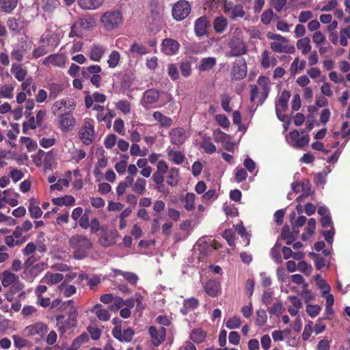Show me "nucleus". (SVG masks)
Instances as JSON below:
<instances>
[{
  "instance_id": "obj_42",
  "label": "nucleus",
  "mask_w": 350,
  "mask_h": 350,
  "mask_svg": "<svg viewBox=\"0 0 350 350\" xmlns=\"http://www.w3.org/2000/svg\"><path fill=\"white\" fill-rule=\"evenodd\" d=\"M53 202L55 205H73L75 202V197L72 195H65L63 197H56L52 199Z\"/></svg>"
},
{
  "instance_id": "obj_27",
  "label": "nucleus",
  "mask_w": 350,
  "mask_h": 350,
  "mask_svg": "<svg viewBox=\"0 0 350 350\" xmlns=\"http://www.w3.org/2000/svg\"><path fill=\"white\" fill-rule=\"evenodd\" d=\"M89 340L88 334L83 332L77 338H74L69 347H64L66 350H77L83 345V343L87 342Z\"/></svg>"
},
{
  "instance_id": "obj_39",
  "label": "nucleus",
  "mask_w": 350,
  "mask_h": 350,
  "mask_svg": "<svg viewBox=\"0 0 350 350\" xmlns=\"http://www.w3.org/2000/svg\"><path fill=\"white\" fill-rule=\"evenodd\" d=\"M152 116L161 126H170L172 124L173 120L172 118L163 115V113L159 112V111L154 112Z\"/></svg>"
},
{
  "instance_id": "obj_32",
  "label": "nucleus",
  "mask_w": 350,
  "mask_h": 350,
  "mask_svg": "<svg viewBox=\"0 0 350 350\" xmlns=\"http://www.w3.org/2000/svg\"><path fill=\"white\" fill-rule=\"evenodd\" d=\"M105 0H78L79 7L84 10H94L101 7Z\"/></svg>"
},
{
  "instance_id": "obj_5",
  "label": "nucleus",
  "mask_w": 350,
  "mask_h": 350,
  "mask_svg": "<svg viewBox=\"0 0 350 350\" xmlns=\"http://www.w3.org/2000/svg\"><path fill=\"white\" fill-rule=\"evenodd\" d=\"M96 136L94 121L92 119H85L79 131V137L85 145L93 143Z\"/></svg>"
},
{
  "instance_id": "obj_9",
  "label": "nucleus",
  "mask_w": 350,
  "mask_h": 350,
  "mask_svg": "<svg viewBox=\"0 0 350 350\" xmlns=\"http://www.w3.org/2000/svg\"><path fill=\"white\" fill-rule=\"evenodd\" d=\"M286 140L293 147L302 148V147L308 144L310 137L309 135H304L300 137L299 132L297 130H293L286 136Z\"/></svg>"
},
{
  "instance_id": "obj_1",
  "label": "nucleus",
  "mask_w": 350,
  "mask_h": 350,
  "mask_svg": "<svg viewBox=\"0 0 350 350\" xmlns=\"http://www.w3.org/2000/svg\"><path fill=\"white\" fill-rule=\"evenodd\" d=\"M100 26L106 31H113L120 28L124 23V15L119 9L105 11L100 16Z\"/></svg>"
},
{
  "instance_id": "obj_36",
  "label": "nucleus",
  "mask_w": 350,
  "mask_h": 350,
  "mask_svg": "<svg viewBox=\"0 0 350 350\" xmlns=\"http://www.w3.org/2000/svg\"><path fill=\"white\" fill-rule=\"evenodd\" d=\"M297 49H298L302 55H308L310 53L312 46L310 45V40L309 38H302L297 42Z\"/></svg>"
},
{
  "instance_id": "obj_56",
  "label": "nucleus",
  "mask_w": 350,
  "mask_h": 350,
  "mask_svg": "<svg viewBox=\"0 0 350 350\" xmlns=\"http://www.w3.org/2000/svg\"><path fill=\"white\" fill-rule=\"evenodd\" d=\"M78 24L83 29H91L96 25V21L93 17H87L86 18L79 19Z\"/></svg>"
},
{
  "instance_id": "obj_17",
  "label": "nucleus",
  "mask_w": 350,
  "mask_h": 350,
  "mask_svg": "<svg viewBox=\"0 0 350 350\" xmlns=\"http://www.w3.org/2000/svg\"><path fill=\"white\" fill-rule=\"evenodd\" d=\"M180 44L178 42L173 38H165L162 42L161 51L165 55H172L178 51Z\"/></svg>"
},
{
  "instance_id": "obj_20",
  "label": "nucleus",
  "mask_w": 350,
  "mask_h": 350,
  "mask_svg": "<svg viewBox=\"0 0 350 350\" xmlns=\"http://www.w3.org/2000/svg\"><path fill=\"white\" fill-rule=\"evenodd\" d=\"M112 334L120 341H131L133 339L134 332L132 328H127L122 332L120 326H116L112 330Z\"/></svg>"
},
{
  "instance_id": "obj_7",
  "label": "nucleus",
  "mask_w": 350,
  "mask_h": 350,
  "mask_svg": "<svg viewBox=\"0 0 350 350\" xmlns=\"http://www.w3.org/2000/svg\"><path fill=\"white\" fill-rule=\"evenodd\" d=\"M228 47L230 48L229 55L231 57H237L247 53V45L243 38L239 36H234L230 40Z\"/></svg>"
},
{
  "instance_id": "obj_49",
  "label": "nucleus",
  "mask_w": 350,
  "mask_h": 350,
  "mask_svg": "<svg viewBox=\"0 0 350 350\" xmlns=\"http://www.w3.org/2000/svg\"><path fill=\"white\" fill-rule=\"evenodd\" d=\"M113 272L116 275H118V274L122 275L124 278H125L126 280H127L131 284H136V283L138 281L137 275H135L133 272H124L122 271H120V269H114Z\"/></svg>"
},
{
  "instance_id": "obj_53",
  "label": "nucleus",
  "mask_w": 350,
  "mask_h": 350,
  "mask_svg": "<svg viewBox=\"0 0 350 350\" xmlns=\"http://www.w3.org/2000/svg\"><path fill=\"white\" fill-rule=\"evenodd\" d=\"M23 82H22L21 86V89L23 91H25L27 94L31 95L32 91L31 90V87L33 88V91H35L36 90V84L33 83V80L31 77L29 78H25L24 80H23Z\"/></svg>"
},
{
  "instance_id": "obj_16",
  "label": "nucleus",
  "mask_w": 350,
  "mask_h": 350,
  "mask_svg": "<svg viewBox=\"0 0 350 350\" xmlns=\"http://www.w3.org/2000/svg\"><path fill=\"white\" fill-rule=\"evenodd\" d=\"M231 75L234 79H243L247 75V64L244 60L235 61L232 67Z\"/></svg>"
},
{
  "instance_id": "obj_37",
  "label": "nucleus",
  "mask_w": 350,
  "mask_h": 350,
  "mask_svg": "<svg viewBox=\"0 0 350 350\" xmlns=\"http://www.w3.org/2000/svg\"><path fill=\"white\" fill-rule=\"evenodd\" d=\"M288 299L291 302V305L288 307V312L291 315L296 316L299 312V310L302 307V303L297 297L291 296Z\"/></svg>"
},
{
  "instance_id": "obj_50",
  "label": "nucleus",
  "mask_w": 350,
  "mask_h": 350,
  "mask_svg": "<svg viewBox=\"0 0 350 350\" xmlns=\"http://www.w3.org/2000/svg\"><path fill=\"white\" fill-rule=\"evenodd\" d=\"M213 25L217 32H223L228 27L227 19L224 16L217 17L214 21Z\"/></svg>"
},
{
  "instance_id": "obj_54",
  "label": "nucleus",
  "mask_w": 350,
  "mask_h": 350,
  "mask_svg": "<svg viewBox=\"0 0 350 350\" xmlns=\"http://www.w3.org/2000/svg\"><path fill=\"white\" fill-rule=\"evenodd\" d=\"M315 282L323 293H329L331 290L329 284H327V282L320 276V275H315Z\"/></svg>"
},
{
  "instance_id": "obj_58",
  "label": "nucleus",
  "mask_w": 350,
  "mask_h": 350,
  "mask_svg": "<svg viewBox=\"0 0 350 350\" xmlns=\"http://www.w3.org/2000/svg\"><path fill=\"white\" fill-rule=\"evenodd\" d=\"M215 120L219 124V126H221L224 129H228L230 126V122L228 117L224 113H217V115L215 116Z\"/></svg>"
},
{
  "instance_id": "obj_28",
  "label": "nucleus",
  "mask_w": 350,
  "mask_h": 350,
  "mask_svg": "<svg viewBox=\"0 0 350 350\" xmlns=\"http://www.w3.org/2000/svg\"><path fill=\"white\" fill-rule=\"evenodd\" d=\"M39 201L36 198L29 200V212L33 218H38L42 215V211L39 206Z\"/></svg>"
},
{
  "instance_id": "obj_15",
  "label": "nucleus",
  "mask_w": 350,
  "mask_h": 350,
  "mask_svg": "<svg viewBox=\"0 0 350 350\" xmlns=\"http://www.w3.org/2000/svg\"><path fill=\"white\" fill-rule=\"evenodd\" d=\"M291 97V94L288 90H284L279 96L275 103L276 114L279 118H281V113L284 111L288 107V101Z\"/></svg>"
},
{
  "instance_id": "obj_33",
  "label": "nucleus",
  "mask_w": 350,
  "mask_h": 350,
  "mask_svg": "<svg viewBox=\"0 0 350 350\" xmlns=\"http://www.w3.org/2000/svg\"><path fill=\"white\" fill-rule=\"evenodd\" d=\"M46 268L47 265L45 262H39L32 265L31 267L28 269L29 276H27V278L30 279V280H33L35 277L39 275L40 273L44 271Z\"/></svg>"
},
{
  "instance_id": "obj_18",
  "label": "nucleus",
  "mask_w": 350,
  "mask_h": 350,
  "mask_svg": "<svg viewBox=\"0 0 350 350\" xmlns=\"http://www.w3.org/2000/svg\"><path fill=\"white\" fill-rule=\"evenodd\" d=\"M149 333L154 345H159L166 338V329L165 327H161L157 329L154 326H150Z\"/></svg>"
},
{
  "instance_id": "obj_45",
  "label": "nucleus",
  "mask_w": 350,
  "mask_h": 350,
  "mask_svg": "<svg viewBox=\"0 0 350 350\" xmlns=\"http://www.w3.org/2000/svg\"><path fill=\"white\" fill-rule=\"evenodd\" d=\"M121 59V54L118 51L113 50L112 51L109 56L107 59V64L109 68H116V66H118Z\"/></svg>"
},
{
  "instance_id": "obj_4",
  "label": "nucleus",
  "mask_w": 350,
  "mask_h": 350,
  "mask_svg": "<svg viewBox=\"0 0 350 350\" xmlns=\"http://www.w3.org/2000/svg\"><path fill=\"white\" fill-rule=\"evenodd\" d=\"M267 38L270 39V48L276 53H293L295 48L289 46L288 40L280 36V34L274 33V32H267Z\"/></svg>"
},
{
  "instance_id": "obj_26",
  "label": "nucleus",
  "mask_w": 350,
  "mask_h": 350,
  "mask_svg": "<svg viewBox=\"0 0 350 350\" xmlns=\"http://www.w3.org/2000/svg\"><path fill=\"white\" fill-rule=\"evenodd\" d=\"M26 23L24 19L20 18H14L12 17V18H9L7 22V25L10 30H12L13 32L18 33L20 31L24 29V27L26 25Z\"/></svg>"
},
{
  "instance_id": "obj_21",
  "label": "nucleus",
  "mask_w": 350,
  "mask_h": 350,
  "mask_svg": "<svg viewBox=\"0 0 350 350\" xmlns=\"http://www.w3.org/2000/svg\"><path fill=\"white\" fill-rule=\"evenodd\" d=\"M66 57L62 54H53L50 55L49 56L46 57L43 64L46 66H63L66 64Z\"/></svg>"
},
{
  "instance_id": "obj_12",
  "label": "nucleus",
  "mask_w": 350,
  "mask_h": 350,
  "mask_svg": "<svg viewBox=\"0 0 350 350\" xmlns=\"http://www.w3.org/2000/svg\"><path fill=\"white\" fill-rule=\"evenodd\" d=\"M59 126L62 131H70L76 124V119L71 113H62L59 116Z\"/></svg>"
},
{
  "instance_id": "obj_43",
  "label": "nucleus",
  "mask_w": 350,
  "mask_h": 350,
  "mask_svg": "<svg viewBox=\"0 0 350 350\" xmlns=\"http://www.w3.org/2000/svg\"><path fill=\"white\" fill-rule=\"evenodd\" d=\"M11 72L17 80L23 81L27 75V70L24 69L21 64H13L11 68Z\"/></svg>"
},
{
  "instance_id": "obj_30",
  "label": "nucleus",
  "mask_w": 350,
  "mask_h": 350,
  "mask_svg": "<svg viewBox=\"0 0 350 350\" xmlns=\"http://www.w3.org/2000/svg\"><path fill=\"white\" fill-rule=\"evenodd\" d=\"M146 180L144 179V178L138 177L131 185L132 190L134 193L143 195V193L146 192Z\"/></svg>"
},
{
  "instance_id": "obj_57",
  "label": "nucleus",
  "mask_w": 350,
  "mask_h": 350,
  "mask_svg": "<svg viewBox=\"0 0 350 350\" xmlns=\"http://www.w3.org/2000/svg\"><path fill=\"white\" fill-rule=\"evenodd\" d=\"M14 90V86L10 85V84L1 86V88H0V97H4V98H12Z\"/></svg>"
},
{
  "instance_id": "obj_35",
  "label": "nucleus",
  "mask_w": 350,
  "mask_h": 350,
  "mask_svg": "<svg viewBox=\"0 0 350 350\" xmlns=\"http://www.w3.org/2000/svg\"><path fill=\"white\" fill-rule=\"evenodd\" d=\"M261 65L265 69H267L269 66L277 65V59L275 57H270L268 51H263L261 55Z\"/></svg>"
},
{
  "instance_id": "obj_29",
  "label": "nucleus",
  "mask_w": 350,
  "mask_h": 350,
  "mask_svg": "<svg viewBox=\"0 0 350 350\" xmlns=\"http://www.w3.org/2000/svg\"><path fill=\"white\" fill-rule=\"evenodd\" d=\"M62 279H64V276L59 272H55V273L47 272L41 279L40 282L47 283L48 284H55V283L60 282Z\"/></svg>"
},
{
  "instance_id": "obj_11",
  "label": "nucleus",
  "mask_w": 350,
  "mask_h": 350,
  "mask_svg": "<svg viewBox=\"0 0 350 350\" xmlns=\"http://www.w3.org/2000/svg\"><path fill=\"white\" fill-rule=\"evenodd\" d=\"M107 46L101 44H93L88 52V56L92 61L100 62L107 53Z\"/></svg>"
},
{
  "instance_id": "obj_59",
  "label": "nucleus",
  "mask_w": 350,
  "mask_h": 350,
  "mask_svg": "<svg viewBox=\"0 0 350 350\" xmlns=\"http://www.w3.org/2000/svg\"><path fill=\"white\" fill-rule=\"evenodd\" d=\"M24 55H25V50L23 46H16L11 52L12 58L18 62L23 61Z\"/></svg>"
},
{
  "instance_id": "obj_55",
  "label": "nucleus",
  "mask_w": 350,
  "mask_h": 350,
  "mask_svg": "<svg viewBox=\"0 0 350 350\" xmlns=\"http://www.w3.org/2000/svg\"><path fill=\"white\" fill-rule=\"evenodd\" d=\"M59 289L65 297H70V295H74L77 291L76 286H73V284H66V282H63L60 284Z\"/></svg>"
},
{
  "instance_id": "obj_64",
  "label": "nucleus",
  "mask_w": 350,
  "mask_h": 350,
  "mask_svg": "<svg viewBox=\"0 0 350 350\" xmlns=\"http://www.w3.org/2000/svg\"><path fill=\"white\" fill-rule=\"evenodd\" d=\"M118 109L120 110L123 113H131V103L126 100H120L116 103Z\"/></svg>"
},
{
  "instance_id": "obj_10",
  "label": "nucleus",
  "mask_w": 350,
  "mask_h": 350,
  "mask_svg": "<svg viewBox=\"0 0 350 350\" xmlns=\"http://www.w3.org/2000/svg\"><path fill=\"white\" fill-rule=\"evenodd\" d=\"M48 330V326L42 322H38L37 323L31 324L30 325L26 326L23 329V334L26 336H32V335H37L38 336V340L42 338L43 336L46 333Z\"/></svg>"
},
{
  "instance_id": "obj_63",
  "label": "nucleus",
  "mask_w": 350,
  "mask_h": 350,
  "mask_svg": "<svg viewBox=\"0 0 350 350\" xmlns=\"http://www.w3.org/2000/svg\"><path fill=\"white\" fill-rule=\"evenodd\" d=\"M12 338L14 347H16V349H21L23 347H27V345H29V341L27 340L26 338L17 336V334H14Z\"/></svg>"
},
{
  "instance_id": "obj_3",
  "label": "nucleus",
  "mask_w": 350,
  "mask_h": 350,
  "mask_svg": "<svg viewBox=\"0 0 350 350\" xmlns=\"http://www.w3.org/2000/svg\"><path fill=\"white\" fill-rule=\"evenodd\" d=\"M70 245L74 249V256L77 259L85 257L87 250L90 249L92 242L85 236L75 234L69 241Z\"/></svg>"
},
{
  "instance_id": "obj_34",
  "label": "nucleus",
  "mask_w": 350,
  "mask_h": 350,
  "mask_svg": "<svg viewBox=\"0 0 350 350\" xmlns=\"http://www.w3.org/2000/svg\"><path fill=\"white\" fill-rule=\"evenodd\" d=\"M91 311L95 312L98 319H99V320L101 321L109 320L111 317L110 312H109V310H107V309H104V308H102L101 304L95 305V306H94L92 309H91Z\"/></svg>"
},
{
  "instance_id": "obj_44",
  "label": "nucleus",
  "mask_w": 350,
  "mask_h": 350,
  "mask_svg": "<svg viewBox=\"0 0 350 350\" xmlns=\"http://www.w3.org/2000/svg\"><path fill=\"white\" fill-rule=\"evenodd\" d=\"M216 65V58L214 57H208L207 58L202 59L199 66V70H208L212 69Z\"/></svg>"
},
{
  "instance_id": "obj_48",
  "label": "nucleus",
  "mask_w": 350,
  "mask_h": 350,
  "mask_svg": "<svg viewBox=\"0 0 350 350\" xmlns=\"http://www.w3.org/2000/svg\"><path fill=\"white\" fill-rule=\"evenodd\" d=\"M316 219H310L307 224V226L306 228V232L302 234V239L304 241H307L309 239L310 237L313 234L315 229H316Z\"/></svg>"
},
{
  "instance_id": "obj_40",
  "label": "nucleus",
  "mask_w": 350,
  "mask_h": 350,
  "mask_svg": "<svg viewBox=\"0 0 350 350\" xmlns=\"http://www.w3.org/2000/svg\"><path fill=\"white\" fill-rule=\"evenodd\" d=\"M133 182V178L131 177V176H127L122 182H120L116 187L118 196L121 197V196L124 195L126 189H128L129 186H131Z\"/></svg>"
},
{
  "instance_id": "obj_8",
  "label": "nucleus",
  "mask_w": 350,
  "mask_h": 350,
  "mask_svg": "<svg viewBox=\"0 0 350 350\" xmlns=\"http://www.w3.org/2000/svg\"><path fill=\"white\" fill-rule=\"evenodd\" d=\"M190 12L191 5L188 1H178L172 8V16L176 20H183L189 15Z\"/></svg>"
},
{
  "instance_id": "obj_51",
  "label": "nucleus",
  "mask_w": 350,
  "mask_h": 350,
  "mask_svg": "<svg viewBox=\"0 0 350 350\" xmlns=\"http://www.w3.org/2000/svg\"><path fill=\"white\" fill-rule=\"evenodd\" d=\"M199 306V301L197 300L196 298H189L186 299L184 301L183 308L181 309V312L183 314H187L189 310H193V308H196L198 307Z\"/></svg>"
},
{
  "instance_id": "obj_25",
  "label": "nucleus",
  "mask_w": 350,
  "mask_h": 350,
  "mask_svg": "<svg viewBox=\"0 0 350 350\" xmlns=\"http://www.w3.org/2000/svg\"><path fill=\"white\" fill-rule=\"evenodd\" d=\"M180 180V171L177 167L169 169L166 175V183L171 187L177 186Z\"/></svg>"
},
{
  "instance_id": "obj_19",
  "label": "nucleus",
  "mask_w": 350,
  "mask_h": 350,
  "mask_svg": "<svg viewBox=\"0 0 350 350\" xmlns=\"http://www.w3.org/2000/svg\"><path fill=\"white\" fill-rule=\"evenodd\" d=\"M187 138L185 129L178 127L174 128L170 133V139L172 144L181 145Z\"/></svg>"
},
{
  "instance_id": "obj_38",
  "label": "nucleus",
  "mask_w": 350,
  "mask_h": 350,
  "mask_svg": "<svg viewBox=\"0 0 350 350\" xmlns=\"http://www.w3.org/2000/svg\"><path fill=\"white\" fill-rule=\"evenodd\" d=\"M17 280V275L10 271H5L1 275V283L3 286H10L14 284V282Z\"/></svg>"
},
{
  "instance_id": "obj_22",
  "label": "nucleus",
  "mask_w": 350,
  "mask_h": 350,
  "mask_svg": "<svg viewBox=\"0 0 350 350\" xmlns=\"http://www.w3.org/2000/svg\"><path fill=\"white\" fill-rule=\"evenodd\" d=\"M118 232L117 231L105 232L99 239V243L105 247L114 245L116 243Z\"/></svg>"
},
{
  "instance_id": "obj_13",
  "label": "nucleus",
  "mask_w": 350,
  "mask_h": 350,
  "mask_svg": "<svg viewBox=\"0 0 350 350\" xmlns=\"http://www.w3.org/2000/svg\"><path fill=\"white\" fill-rule=\"evenodd\" d=\"M159 98L160 94L158 90H148L144 93L141 99V103L146 109H150L153 103L159 100Z\"/></svg>"
},
{
  "instance_id": "obj_31",
  "label": "nucleus",
  "mask_w": 350,
  "mask_h": 350,
  "mask_svg": "<svg viewBox=\"0 0 350 350\" xmlns=\"http://www.w3.org/2000/svg\"><path fill=\"white\" fill-rule=\"evenodd\" d=\"M167 154L171 161L176 164L183 163L185 158V155L183 152H180V150H174V149L172 148H167Z\"/></svg>"
},
{
  "instance_id": "obj_41",
  "label": "nucleus",
  "mask_w": 350,
  "mask_h": 350,
  "mask_svg": "<svg viewBox=\"0 0 350 350\" xmlns=\"http://www.w3.org/2000/svg\"><path fill=\"white\" fill-rule=\"evenodd\" d=\"M281 237L285 239L286 245H291V243H293L296 237L295 232H293V228L292 232H291L289 227L284 226L282 229Z\"/></svg>"
},
{
  "instance_id": "obj_24",
  "label": "nucleus",
  "mask_w": 350,
  "mask_h": 350,
  "mask_svg": "<svg viewBox=\"0 0 350 350\" xmlns=\"http://www.w3.org/2000/svg\"><path fill=\"white\" fill-rule=\"evenodd\" d=\"M194 30L198 36L206 34L208 30V20L206 17H200L195 21Z\"/></svg>"
},
{
  "instance_id": "obj_47",
  "label": "nucleus",
  "mask_w": 350,
  "mask_h": 350,
  "mask_svg": "<svg viewBox=\"0 0 350 350\" xmlns=\"http://www.w3.org/2000/svg\"><path fill=\"white\" fill-rule=\"evenodd\" d=\"M18 0H0V10L6 13H10L15 9Z\"/></svg>"
},
{
  "instance_id": "obj_62",
  "label": "nucleus",
  "mask_w": 350,
  "mask_h": 350,
  "mask_svg": "<svg viewBox=\"0 0 350 350\" xmlns=\"http://www.w3.org/2000/svg\"><path fill=\"white\" fill-rule=\"evenodd\" d=\"M312 41L319 49V47L321 46L324 42H325L326 37L324 33H323V32L317 30V31L314 32L312 35Z\"/></svg>"
},
{
  "instance_id": "obj_2",
  "label": "nucleus",
  "mask_w": 350,
  "mask_h": 350,
  "mask_svg": "<svg viewBox=\"0 0 350 350\" xmlns=\"http://www.w3.org/2000/svg\"><path fill=\"white\" fill-rule=\"evenodd\" d=\"M271 90V80L267 76H259L257 84L250 85V101L258 100L262 105Z\"/></svg>"
},
{
  "instance_id": "obj_60",
  "label": "nucleus",
  "mask_w": 350,
  "mask_h": 350,
  "mask_svg": "<svg viewBox=\"0 0 350 350\" xmlns=\"http://www.w3.org/2000/svg\"><path fill=\"white\" fill-rule=\"evenodd\" d=\"M26 239H21V240H14V232L12 234H9L6 236L4 239V242L5 245L8 247H16V245H20L21 243L25 241Z\"/></svg>"
},
{
  "instance_id": "obj_23",
  "label": "nucleus",
  "mask_w": 350,
  "mask_h": 350,
  "mask_svg": "<svg viewBox=\"0 0 350 350\" xmlns=\"http://www.w3.org/2000/svg\"><path fill=\"white\" fill-rule=\"evenodd\" d=\"M204 291L211 297H217L221 293V284L217 280H208L204 284Z\"/></svg>"
},
{
  "instance_id": "obj_52",
  "label": "nucleus",
  "mask_w": 350,
  "mask_h": 350,
  "mask_svg": "<svg viewBox=\"0 0 350 350\" xmlns=\"http://www.w3.org/2000/svg\"><path fill=\"white\" fill-rule=\"evenodd\" d=\"M195 198L196 195L194 193H187L183 201L185 203V208L189 211L195 209Z\"/></svg>"
},
{
  "instance_id": "obj_46",
  "label": "nucleus",
  "mask_w": 350,
  "mask_h": 350,
  "mask_svg": "<svg viewBox=\"0 0 350 350\" xmlns=\"http://www.w3.org/2000/svg\"><path fill=\"white\" fill-rule=\"evenodd\" d=\"M206 336V332H204L201 328H196V329L191 331L190 338L196 343H201L205 340Z\"/></svg>"
},
{
  "instance_id": "obj_61",
  "label": "nucleus",
  "mask_w": 350,
  "mask_h": 350,
  "mask_svg": "<svg viewBox=\"0 0 350 350\" xmlns=\"http://www.w3.org/2000/svg\"><path fill=\"white\" fill-rule=\"evenodd\" d=\"M213 138L215 142H220L224 145V142L228 138V134L217 128V129H215L213 132Z\"/></svg>"
},
{
  "instance_id": "obj_6",
  "label": "nucleus",
  "mask_w": 350,
  "mask_h": 350,
  "mask_svg": "<svg viewBox=\"0 0 350 350\" xmlns=\"http://www.w3.org/2000/svg\"><path fill=\"white\" fill-rule=\"evenodd\" d=\"M77 313L71 312L68 316L59 315L56 317L57 327L60 334H64L68 330L74 328L77 322Z\"/></svg>"
},
{
  "instance_id": "obj_14",
  "label": "nucleus",
  "mask_w": 350,
  "mask_h": 350,
  "mask_svg": "<svg viewBox=\"0 0 350 350\" xmlns=\"http://www.w3.org/2000/svg\"><path fill=\"white\" fill-rule=\"evenodd\" d=\"M291 188L295 193H301L298 197H297V201H301L304 198L308 197L310 193V185L309 182H294L291 184Z\"/></svg>"
}]
</instances>
